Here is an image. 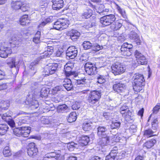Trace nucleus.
I'll list each match as a JSON object with an SVG mask.
<instances>
[{"label": "nucleus", "mask_w": 160, "mask_h": 160, "mask_svg": "<svg viewBox=\"0 0 160 160\" xmlns=\"http://www.w3.org/2000/svg\"><path fill=\"white\" fill-rule=\"evenodd\" d=\"M97 80V82L100 84H103L105 83L106 81L105 77L101 75H99L98 77Z\"/></svg>", "instance_id": "obj_44"}, {"label": "nucleus", "mask_w": 160, "mask_h": 160, "mask_svg": "<svg viewBox=\"0 0 160 160\" xmlns=\"http://www.w3.org/2000/svg\"><path fill=\"white\" fill-rule=\"evenodd\" d=\"M47 50L48 52L47 53H48V54L47 55V56H49L53 52V48L52 47L48 46L47 48Z\"/></svg>", "instance_id": "obj_58"}, {"label": "nucleus", "mask_w": 160, "mask_h": 160, "mask_svg": "<svg viewBox=\"0 0 160 160\" xmlns=\"http://www.w3.org/2000/svg\"><path fill=\"white\" fill-rule=\"evenodd\" d=\"M89 141V138L87 136H82L79 140V143L82 146L87 145Z\"/></svg>", "instance_id": "obj_29"}, {"label": "nucleus", "mask_w": 160, "mask_h": 160, "mask_svg": "<svg viewBox=\"0 0 160 160\" xmlns=\"http://www.w3.org/2000/svg\"><path fill=\"white\" fill-rule=\"evenodd\" d=\"M63 88L62 86H57L55 87L52 89V92L53 94L59 93L63 91Z\"/></svg>", "instance_id": "obj_37"}, {"label": "nucleus", "mask_w": 160, "mask_h": 160, "mask_svg": "<svg viewBox=\"0 0 160 160\" xmlns=\"http://www.w3.org/2000/svg\"><path fill=\"white\" fill-rule=\"evenodd\" d=\"M30 108L32 110H34L37 109L39 106L38 102L37 101H35L34 102L32 101L30 102Z\"/></svg>", "instance_id": "obj_47"}, {"label": "nucleus", "mask_w": 160, "mask_h": 160, "mask_svg": "<svg viewBox=\"0 0 160 160\" xmlns=\"http://www.w3.org/2000/svg\"><path fill=\"white\" fill-rule=\"evenodd\" d=\"M22 2L20 0H12L11 7L14 9H18L20 8Z\"/></svg>", "instance_id": "obj_25"}, {"label": "nucleus", "mask_w": 160, "mask_h": 160, "mask_svg": "<svg viewBox=\"0 0 160 160\" xmlns=\"http://www.w3.org/2000/svg\"><path fill=\"white\" fill-rule=\"evenodd\" d=\"M129 36L130 38L134 40L137 44H140L141 40L138 34L136 32H131Z\"/></svg>", "instance_id": "obj_24"}, {"label": "nucleus", "mask_w": 160, "mask_h": 160, "mask_svg": "<svg viewBox=\"0 0 160 160\" xmlns=\"http://www.w3.org/2000/svg\"><path fill=\"white\" fill-rule=\"evenodd\" d=\"M110 142L109 137L108 136L102 137V138L100 139L98 143L99 145L102 147L107 145Z\"/></svg>", "instance_id": "obj_21"}, {"label": "nucleus", "mask_w": 160, "mask_h": 160, "mask_svg": "<svg viewBox=\"0 0 160 160\" xmlns=\"http://www.w3.org/2000/svg\"><path fill=\"white\" fill-rule=\"evenodd\" d=\"M30 128L28 127L22 126L19 128L14 129V134L18 137L22 136L24 137H28L30 132Z\"/></svg>", "instance_id": "obj_6"}, {"label": "nucleus", "mask_w": 160, "mask_h": 160, "mask_svg": "<svg viewBox=\"0 0 160 160\" xmlns=\"http://www.w3.org/2000/svg\"><path fill=\"white\" fill-rule=\"evenodd\" d=\"M158 123V122L157 118L153 119L152 123V128L154 129L155 130L157 129Z\"/></svg>", "instance_id": "obj_51"}, {"label": "nucleus", "mask_w": 160, "mask_h": 160, "mask_svg": "<svg viewBox=\"0 0 160 160\" xmlns=\"http://www.w3.org/2000/svg\"><path fill=\"white\" fill-rule=\"evenodd\" d=\"M20 60L18 58H10L8 59L7 64L11 68L16 67L19 63Z\"/></svg>", "instance_id": "obj_19"}, {"label": "nucleus", "mask_w": 160, "mask_h": 160, "mask_svg": "<svg viewBox=\"0 0 160 160\" xmlns=\"http://www.w3.org/2000/svg\"><path fill=\"white\" fill-rule=\"evenodd\" d=\"M21 40L19 37L14 36L11 38L9 42H4L0 48V56L5 58L12 53L11 48H14L19 45L21 42Z\"/></svg>", "instance_id": "obj_2"}, {"label": "nucleus", "mask_w": 160, "mask_h": 160, "mask_svg": "<svg viewBox=\"0 0 160 160\" xmlns=\"http://www.w3.org/2000/svg\"><path fill=\"white\" fill-rule=\"evenodd\" d=\"M27 117L25 116L22 117H20L18 118L17 120V122L18 123V125L21 126L23 124H25L27 122Z\"/></svg>", "instance_id": "obj_38"}, {"label": "nucleus", "mask_w": 160, "mask_h": 160, "mask_svg": "<svg viewBox=\"0 0 160 160\" xmlns=\"http://www.w3.org/2000/svg\"><path fill=\"white\" fill-rule=\"evenodd\" d=\"M69 24L67 21H62V20H58L54 22L53 28L57 30L61 31L68 27Z\"/></svg>", "instance_id": "obj_11"}, {"label": "nucleus", "mask_w": 160, "mask_h": 160, "mask_svg": "<svg viewBox=\"0 0 160 160\" xmlns=\"http://www.w3.org/2000/svg\"><path fill=\"white\" fill-rule=\"evenodd\" d=\"M65 73L67 75L70 76L72 78H73L75 80V83L77 85L76 88L79 91L78 92L83 94H86L88 91L86 90H83L81 91V89H84L88 85V80L84 78H80L78 76V75L75 72H71V68L69 67H67L65 68Z\"/></svg>", "instance_id": "obj_1"}, {"label": "nucleus", "mask_w": 160, "mask_h": 160, "mask_svg": "<svg viewBox=\"0 0 160 160\" xmlns=\"http://www.w3.org/2000/svg\"><path fill=\"white\" fill-rule=\"evenodd\" d=\"M55 18V16H50L45 18L44 21L42 22L40 24V26L41 27L44 26L47 24L52 22L54 20V18Z\"/></svg>", "instance_id": "obj_30"}, {"label": "nucleus", "mask_w": 160, "mask_h": 160, "mask_svg": "<svg viewBox=\"0 0 160 160\" xmlns=\"http://www.w3.org/2000/svg\"><path fill=\"white\" fill-rule=\"evenodd\" d=\"M63 86L67 91H70L73 88V86L71 80L68 78L65 79L63 82Z\"/></svg>", "instance_id": "obj_22"}, {"label": "nucleus", "mask_w": 160, "mask_h": 160, "mask_svg": "<svg viewBox=\"0 0 160 160\" xmlns=\"http://www.w3.org/2000/svg\"><path fill=\"white\" fill-rule=\"evenodd\" d=\"M58 65L56 63H49L44 68L43 75L45 76L54 73L57 70Z\"/></svg>", "instance_id": "obj_8"}, {"label": "nucleus", "mask_w": 160, "mask_h": 160, "mask_svg": "<svg viewBox=\"0 0 160 160\" xmlns=\"http://www.w3.org/2000/svg\"><path fill=\"white\" fill-rule=\"evenodd\" d=\"M129 110L128 107L126 105H123L120 108L121 113L122 115V113H124L125 112H127Z\"/></svg>", "instance_id": "obj_57"}, {"label": "nucleus", "mask_w": 160, "mask_h": 160, "mask_svg": "<svg viewBox=\"0 0 160 160\" xmlns=\"http://www.w3.org/2000/svg\"><path fill=\"white\" fill-rule=\"evenodd\" d=\"M134 116L133 112L130 110H128L127 112L122 113V117L125 120L127 121H129L130 119H132Z\"/></svg>", "instance_id": "obj_27"}, {"label": "nucleus", "mask_w": 160, "mask_h": 160, "mask_svg": "<svg viewBox=\"0 0 160 160\" xmlns=\"http://www.w3.org/2000/svg\"><path fill=\"white\" fill-rule=\"evenodd\" d=\"M82 46L85 49L87 50L91 48L92 44L89 41H85L83 42Z\"/></svg>", "instance_id": "obj_41"}, {"label": "nucleus", "mask_w": 160, "mask_h": 160, "mask_svg": "<svg viewBox=\"0 0 160 160\" xmlns=\"http://www.w3.org/2000/svg\"><path fill=\"white\" fill-rule=\"evenodd\" d=\"M77 119V114L76 112H72L70 113L67 117V120L69 122H72L75 121Z\"/></svg>", "instance_id": "obj_32"}, {"label": "nucleus", "mask_w": 160, "mask_h": 160, "mask_svg": "<svg viewBox=\"0 0 160 160\" xmlns=\"http://www.w3.org/2000/svg\"><path fill=\"white\" fill-rule=\"evenodd\" d=\"M92 48L93 50L97 51L102 49L103 48V47L102 46H100L97 44H96L93 45H92Z\"/></svg>", "instance_id": "obj_53"}, {"label": "nucleus", "mask_w": 160, "mask_h": 160, "mask_svg": "<svg viewBox=\"0 0 160 160\" xmlns=\"http://www.w3.org/2000/svg\"><path fill=\"white\" fill-rule=\"evenodd\" d=\"M84 68L86 72L89 75H94L97 72V68L95 64L90 62H88L85 63Z\"/></svg>", "instance_id": "obj_10"}, {"label": "nucleus", "mask_w": 160, "mask_h": 160, "mask_svg": "<svg viewBox=\"0 0 160 160\" xmlns=\"http://www.w3.org/2000/svg\"><path fill=\"white\" fill-rule=\"evenodd\" d=\"M77 144L73 142H71L68 144L67 148L69 151H73L74 150V148L77 147L76 146Z\"/></svg>", "instance_id": "obj_46"}, {"label": "nucleus", "mask_w": 160, "mask_h": 160, "mask_svg": "<svg viewBox=\"0 0 160 160\" xmlns=\"http://www.w3.org/2000/svg\"><path fill=\"white\" fill-rule=\"evenodd\" d=\"M120 50L121 54L123 56H128L131 54V53L128 49L121 47Z\"/></svg>", "instance_id": "obj_36"}, {"label": "nucleus", "mask_w": 160, "mask_h": 160, "mask_svg": "<svg viewBox=\"0 0 160 160\" xmlns=\"http://www.w3.org/2000/svg\"><path fill=\"white\" fill-rule=\"evenodd\" d=\"M5 76L6 74L4 72L0 70V80L4 79Z\"/></svg>", "instance_id": "obj_64"}, {"label": "nucleus", "mask_w": 160, "mask_h": 160, "mask_svg": "<svg viewBox=\"0 0 160 160\" xmlns=\"http://www.w3.org/2000/svg\"><path fill=\"white\" fill-rule=\"evenodd\" d=\"M104 6L103 4H101L98 7V9L97 10V12L101 14L102 13L103 14H105V13H104Z\"/></svg>", "instance_id": "obj_49"}, {"label": "nucleus", "mask_w": 160, "mask_h": 160, "mask_svg": "<svg viewBox=\"0 0 160 160\" xmlns=\"http://www.w3.org/2000/svg\"><path fill=\"white\" fill-rule=\"evenodd\" d=\"M126 88L125 85L121 82H116L113 86V90L118 93L124 92Z\"/></svg>", "instance_id": "obj_16"}, {"label": "nucleus", "mask_w": 160, "mask_h": 160, "mask_svg": "<svg viewBox=\"0 0 160 160\" xmlns=\"http://www.w3.org/2000/svg\"><path fill=\"white\" fill-rule=\"evenodd\" d=\"M118 157L117 159H121L122 158H124L128 154L126 153L124 151H122L120 153H118Z\"/></svg>", "instance_id": "obj_56"}, {"label": "nucleus", "mask_w": 160, "mask_h": 160, "mask_svg": "<svg viewBox=\"0 0 160 160\" xmlns=\"http://www.w3.org/2000/svg\"><path fill=\"white\" fill-rule=\"evenodd\" d=\"M137 62L138 64L142 65H145L147 63V60L145 56H144L140 59H138Z\"/></svg>", "instance_id": "obj_43"}, {"label": "nucleus", "mask_w": 160, "mask_h": 160, "mask_svg": "<svg viewBox=\"0 0 160 160\" xmlns=\"http://www.w3.org/2000/svg\"><path fill=\"white\" fill-rule=\"evenodd\" d=\"M133 89L136 92H139L142 89V87L144 85L143 76L141 74L135 73L132 78Z\"/></svg>", "instance_id": "obj_3"}, {"label": "nucleus", "mask_w": 160, "mask_h": 160, "mask_svg": "<svg viewBox=\"0 0 160 160\" xmlns=\"http://www.w3.org/2000/svg\"><path fill=\"white\" fill-rule=\"evenodd\" d=\"M101 97V92L100 91H91L88 98V103L91 105H97L99 103V100Z\"/></svg>", "instance_id": "obj_5"}, {"label": "nucleus", "mask_w": 160, "mask_h": 160, "mask_svg": "<svg viewBox=\"0 0 160 160\" xmlns=\"http://www.w3.org/2000/svg\"><path fill=\"white\" fill-rule=\"evenodd\" d=\"M66 54L67 57H68L71 59H73L77 55L78 50L74 47L70 46L68 48L66 51Z\"/></svg>", "instance_id": "obj_13"}, {"label": "nucleus", "mask_w": 160, "mask_h": 160, "mask_svg": "<svg viewBox=\"0 0 160 160\" xmlns=\"http://www.w3.org/2000/svg\"><path fill=\"white\" fill-rule=\"evenodd\" d=\"M57 109V112L59 113L67 112L69 111V108L65 104L58 105Z\"/></svg>", "instance_id": "obj_20"}, {"label": "nucleus", "mask_w": 160, "mask_h": 160, "mask_svg": "<svg viewBox=\"0 0 160 160\" xmlns=\"http://www.w3.org/2000/svg\"><path fill=\"white\" fill-rule=\"evenodd\" d=\"M118 157L115 155L113 154V152H110L109 155H107L106 157V160H114L116 158L117 159Z\"/></svg>", "instance_id": "obj_48"}, {"label": "nucleus", "mask_w": 160, "mask_h": 160, "mask_svg": "<svg viewBox=\"0 0 160 160\" xmlns=\"http://www.w3.org/2000/svg\"><path fill=\"white\" fill-rule=\"evenodd\" d=\"M122 24L119 22H116L112 25L111 28L113 31H116L120 28L122 26Z\"/></svg>", "instance_id": "obj_39"}, {"label": "nucleus", "mask_w": 160, "mask_h": 160, "mask_svg": "<svg viewBox=\"0 0 160 160\" xmlns=\"http://www.w3.org/2000/svg\"><path fill=\"white\" fill-rule=\"evenodd\" d=\"M98 135L99 137H103L107 136L106 135V132L107 131V128L104 127L99 126L98 128Z\"/></svg>", "instance_id": "obj_26"}, {"label": "nucleus", "mask_w": 160, "mask_h": 160, "mask_svg": "<svg viewBox=\"0 0 160 160\" xmlns=\"http://www.w3.org/2000/svg\"><path fill=\"white\" fill-rule=\"evenodd\" d=\"M8 128L7 124H0V135H3L7 132Z\"/></svg>", "instance_id": "obj_31"}, {"label": "nucleus", "mask_w": 160, "mask_h": 160, "mask_svg": "<svg viewBox=\"0 0 160 160\" xmlns=\"http://www.w3.org/2000/svg\"><path fill=\"white\" fill-rule=\"evenodd\" d=\"M11 115V112H7L2 115V118L4 121L7 122L10 126L14 127L15 126V123L14 121L12 119Z\"/></svg>", "instance_id": "obj_15"}, {"label": "nucleus", "mask_w": 160, "mask_h": 160, "mask_svg": "<svg viewBox=\"0 0 160 160\" xmlns=\"http://www.w3.org/2000/svg\"><path fill=\"white\" fill-rule=\"evenodd\" d=\"M156 140L155 139H152L151 140L148 141L145 143L143 145L144 147L147 148H150L156 143Z\"/></svg>", "instance_id": "obj_35"}, {"label": "nucleus", "mask_w": 160, "mask_h": 160, "mask_svg": "<svg viewBox=\"0 0 160 160\" xmlns=\"http://www.w3.org/2000/svg\"><path fill=\"white\" fill-rule=\"evenodd\" d=\"M118 149V148L117 147H113V149L110 152H113V154L116 156L118 157V153L117 152Z\"/></svg>", "instance_id": "obj_63"}, {"label": "nucleus", "mask_w": 160, "mask_h": 160, "mask_svg": "<svg viewBox=\"0 0 160 160\" xmlns=\"http://www.w3.org/2000/svg\"><path fill=\"white\" fill-rule=\"evenodd\" d=\"M130 132L132 133H133L136 132L137 130V126L135 125H132L130 126L129 129Z\"/></svg>", "instance_id": "obj_54"}, {"label": "nucleus", "mask_w": 160, "mask_h": 160, "mask_svg": "<svg viewBox=\"0 0 160 160\" xmlns=\"http://www.w3.org/2000/svg\"><path fill=\"white\" fill-rule=\"evenodd\" d=\"M92 11L91 9L88 8L85 10L82 13L81 17L83 19L90 18L92 15Z\"/></svg>", "instance_id": "obj_23"}, {"label": "nucleus", "mask_w": 160, "mask_h": 160, "mask_svg": "<svg viewBox=\"0 0 160 160\" xmlns=\"http://www.w3.org/2000/svg\"><path fill=\"white\" fill-rule=\"evenodd\" d=\"M29 7L26 4H22L21 5V7L20 9L23 12H25L28 10Z\"/></svg>", "instance_id": "obj_60"}, {"label": "nucleus", "mask_w": 160, "mask_h": 160, "mask_svg": "<svg viewBox=\"0 0 160 160\" xmlns=\"http://www.w3.org/2000/svg\"><path fill=\"white\" fill-rule=\"evenodd\" d=\"M111 68L112 72L116 75L122 73L125 70L123 65L119 62L114 63L112 66Z\"/></svg>", "instance_id": "obj_9"}, {"label": "nucleus", "mask_w": 160, "mask_h": 160, "mask_svg": "<svg viewBox=\"0 0 160 160\" xmlns=\"http://www.w3.org/2000/svg\"><path fill=\"white\" fill-rule=\"evenodd\" d=\"M52 8L54 10H58L62 8L64 5L63 0H52Z\"/></svg>", "instance_id": "obj_18"}, {"label": "nucleus", "mask_w": 160, "mask_h": 160, "mask_svg": "<svg viewBox=\"0 0 160 160\" xmlns=\"http://www.w3.org/2000/svg\"><path fill=\"white\" fill-rule=\"evenodd\" d=\"M143 135L147 138H150L155 135L154 132L151 129H148L144 131Z\"/></svg>", "instance_id": "obj_34"}, {"label": "nucleus", "mask_w": 160, "mask_h": 160, "mask_svg": "<svg viewBox=\"0 0 160 160\" xmlns=\"http://www.w3.org/2000/svg\"><path fill=\"white\" fill-rule=\"evenodd\" d=\"M160 108V104H158L155 106L153 109V113L156 114Z\"/></svg>", "instance_id": "obj_61"}, {"label": "nucleus", "mask_w": 160, "mask_h": 160, "mask_svg": "<svg viewBox=\"0 0 160 160\" xmlns=\"http://www.w3.org/2000/svg\"><path fill=\"white\" fill-rule=\"evenodd\" d=\"M101 97V92L100 91H91L88 98V103L91 105H97L99 103V100Z\"/></svg>", "instance_id": "obj_4"}, {"label": "nucleus", "mask_w": 160, "mask_h": 160, "mask_svg": "<svg viewBox=\"0 0 160 160\" xmlns=\"http://www.w3.org/2000/svg\"><path fill=\"white\" fill-rule=\"evenodd\" d=\"M117 9L118 12L121 14L124 18L125 19L127 18L125 11L124 10L122 9L118 5H117Z\"/></svg>", "instance_id": "obj_42"}, {"label": "nucleus", "mask_w": 160, "mask_h": 160, "mask_svg": "<svg viewBox=\"0 0 160 160\" xmlns=\"http://www.w3.org/2000/svg\"><path fill=\"white\" fill-rule=\"evenodd\" d=\"M92 122L90 121L84 122L82 126L83 130L86 131L90 130L92 128Z\"/></svg>", "instance_id": "obj_28"}, {"label": "nucleus", "mask_w": 160, "mask_h": 160, "mask_svg": "<svg viewBox=\"0 0 160 160\" xmlns=\"http://www.w3.org/2000/svg\"><path fill=\"white\" fill-rule=\"evenodd\" d=\"M66 34L67 36L69 37L73 41H77L80 36V32L74 29H72L67 32Z\"/></svg>", "instance_id": "obj_14"}, {"label": "nucleus", "mask_w": 160, "mask_h": 160, "mask_svg": "<svg viewBox=\"0 0 160 160\" xmlns=\"http://www.w3.org/2000/svg\"><path fill=\"white\" fill-rule=\"evenodd\" d=\"M120 125V123L119 122H112L110 125V128L112 129L118 128Z\"/></svg>", "instance_id": "obj_45"}, {"label": "nucleus", "mask_w": 160, "mask_h": 160, "mask_svg": "<svg viewBox=\"0 0 160 160\" xmlns=\"http://www.w3.org/2000/svg\"><path fill=\"white\" fill-rule=\"evenodd\" d=\"M63 52L64 50L62 48L58 49L55 52L56 56L57 57H60Z\"/></svg>", "instance_id": "obj_59"}, {"label": "nucleus", "mask_w": 160, "mask_h": 160, "mask_svg": "<svg viewBox=\"0 0 160 160\" xmlns=\"http://www.w3.org/2000/svg\"><path fill=\"white\" fill-rule=\"evenodd\" d=\"M3 153L5 157H8L11 155L12 153L8 147L6 146L5 147L3 150Z\"/></svg>", "instance_id": "obj_40"}, {"label": "nucleus", "mask_w": 160, "mask_h": 160, "mask_svg": "<svg viewBox=\"0 0 160 160\" xmlns=\"http://www.w3.org/2000/svg\"><path fill=\"white\" fill-rule=\"evenodd\" d=\"M116 19L115 15L110 14L101 18L100 22L103 27H105L111 25L115 21Z\"/></svg>", "instance_id": "obj_7"}, {"label": "nucleus", "mask_w": 160, "mask_h": 160, "mask_svg": "<svg viewBox=\"0 0 160 160\" xmlns=\"http://www.w3.org/2000/svg\"><path fill=\"white\" fill-rule=\"evenodd\" d=\"M48 91L45 88H42L41 91V96L42 97H46L48 95Z\"/></svg>", "instance_id": "obj_50"}, {"label": "nucleus", "mask_w": 160, "mask_h": 160, "mask_svg": "<svg viewBox=\"0 0 160 160\" xmlns=\"http://www.w3.org/2000/svg\"><path fill=\"white\" fill-rule=\"evenodd\" d=\"M60 155L56 152H52L46 154L44 157L43 160H57Z\"/></svg>", "instance_id": "obj_17"}, {"label": "nucleus", "mask_w": 160, "mask_h": 160, "mask_svg": "<svg viewBox=\"0 0 160 160\" xmlns=\"http://www.w3.org/2000/svg\"><path fill=\"white\" fill-rule=\"evenodd\" d=\"M38 152V148L34 143L31 142L29 144L28 149V155L34 157L37 155Z\"/></svg>", "instance_id": "obj_12"}, {"label": "nucleus", "mask_w": 160, "mask_h": 160, "mask_svg": "<svg viewBox=\"0 0 160 160\" xmlns=\"http://www.w3.org/2000/svg\"><path fill=\"white\" fill-rule=\"evenodd\" d=\"M28 15H24L22 16L20 19V22L21 25L24 26L26 25L29 23L28 19Z\"/></svg>", "instance_id": "obj_33"}, {"label": "nucleus", "mask_w": 160, "mask_h": 160, "mask_svg": "<svg viewBox=\"0 0 160 160\" xmlns=\"http://www.w3.org/2000/svg\"><path fill=\"white\" fill-rule=\"evenodd\" d=\"M53 100L56 103H58L62 101V100L61 98L56 96L53 98Z\"/></svg>", "instance_id": "obj_62"}, {"label": "nucleus", "mask_w": 160, "mask_h": 160, "mask_svg": "<svg viewBox=\"0 0 160 160\" xmlns=\"http://www.w3.org/2000/svg\"><path fill=\"white\" fill-rule=\"evenodd\" d=\"M135 56L136 58H137V61L138 59L142 58V57H143L144 56L139 51L136 50L135 52Z\"/></svg>", "instance_id": "obj_55"}, {"label": "nucleus", "mask_w": 160, "mask_h": 160, "mask_svg": "<svg viewBox=\"0 0 160 160\" xmlns=\"http://www.w3.org/2000/svg\"><path fill=\"white\" fill-rule=\"evenodd\" d=\"M41 120V123L44 124H48L51 122V121L48 118H46L45 117H42Z\"/></svg>", "instance_id": "obj_52"}]
</instances>
